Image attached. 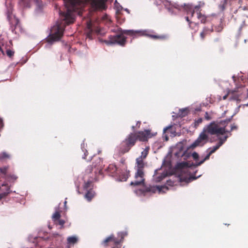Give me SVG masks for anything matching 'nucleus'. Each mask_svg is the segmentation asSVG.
<instances>
[{"instance_id": "obj_31", "label": "nucleus", "mask_w": 248, "mask_h": 248, "mask_svg": "<svg viewBox=\"0 0 248 248\" xmlns=\"http://www.w3.org/2000/svg\"><path fill=\"white\" fill-rule=\"evenodd\" d=\"M57 225H59L61 226V228H63V225L65 223V221L64 220L60 219L57 221Z\"/></svg>"}, {"instance_id": "obj_39", "label": "nucleus", "mask_w": 248, "mask_h": 248, "mask_svg": "<svg viewBox=\"0 0 248 248\" xmlns=\"http://www.w3.org/2000/svg\"><path fill=\"white\" fill-rule=\"evenodd\" d=\"M60 235L58 233H53L52 234L51 236L53 237H56L57 236H60Z\"/></svg>"}, {"instance_id": "obj_24", "label": "nucleus", "mask_w": 248, "mask_h": 248, "mask_svg": "<svg viewBox=\"0 0 248 248\" xmlns=\"http://www.w3.org/2000/svg\"><path fill=\"white\" fill-rule=\"evenodd\" d=\"M86 146V145L84 142L82 143L81 145V149L82 150V151L84 152V155L82 157V158L84 159H86V157L88 154V152L85 148Z\"/></svg>"}, {"instance_id": "obj_35", "label": "nucleus", "mask_w": 248, "mask_h": 248, "mask_svg": "<svg viewBox=\"0 0 248 248\" xmlns=\"http://www.w3.org/2000/svg\"><path fill=\"white\" fill-rule=\"evenodd\" d=\"M202 122V119L200 118L198 119L197 120H196L195 122V126H198L200 124H201Z\"/></svg>"}, {"instance_id": "obj_21", "label": "nucleus", "mask_w": 248, "mask_h": 248, "mask_svg": "<svg viewBox=\"0 0 248 248\" xmlns=\"http://www.w3.org/2000/svg\"><path fill=\"white\" fill-rule=\"evenodd\" d=\"M149 148L147 147L142 152H141V155L139 157H141L142 158V160H143L144 159L146 158L147 157L148 152H149Z\"/></svg>"}, {"instance_id": "obj_23", "label": "nucleus", "mask_w": 248, "mask_h": 248, "mask_svg": "<svg viewBox=\"0 0 248 248\" xmlns=\"http://www.w3.org/2000/svg\"><path fill=\"white\" fill-rule=\"evenodd\" d=\"M192 165L187 162H183L179 163L178 165L179 168H188L191 167Z\"/></svg>"}, {"instance_id": "obj_40", "label": "nucleus", "mask_w": 248, "mask_h": 248, "mask_svg": "<svg viewBox=\"0 0 248 248\" xmlns=\"http://www.w3.org/2000/svg\"><path fill=\"white\" fill-rule=\"evenodd\" d=\"M140 124H141V122L138 121L137 122L136 127H137V128H140Z\"/></svg>"}, {"instance_id": "obj_27", "label": "nucleus", "mask_w": 248, "mask_h": 248, "mask_svg": "<svg viewBox=\"0 0 248 248\" xmlns=\"http://www.w3.org/2000/svg\"><path fill=\"white\" fill-rule=\"evenodd\" d=\"M208 31V30L206 28H204L203 31L200 33V37L202 40H204L205 36L207 34Z\"/></svg>"}, {"instance_id": "obj_29", "label": "nucleus", "mask_w": 248, "mask_h": 248, "mask_svg": "<svg viewBox=\"0 0 248 248\" xmlns=\"http://www.w3.org/2000/svg\"><path fill=\"white\" fill-rule=\"evenodd\" d=\"M186 19L188 22L189 28L191 29H193L192 25H194L195 27L197 26V23L190 21L188 16L186 17Z\"/></svg>"}, {"instance_id": "obj_42", "label": "nucleus", "mask_w": 248, "mask_h": 248, "mask_svg": "<svg viewBox=\"0 0 248 248\" xmlns=\"http://www.w3.org/2000/svg\"><path fill=\"white\" fill-rule=\"evenodd\" d=\"M228 94H226L223 97V100H225L227 99V97H228Z\"/></svg>"}, {"instance_id": "obj_37", "label": "nucleus", "mask_w": 248, "mask_h": 248, "mask_svg": "<svg viewBox=\"0 0 248 248\" xmlns=\"http://www.w3.org/2000/svg\"><path fill=\"white\" fill-rule=\"evenodd\" d=\"M204 117L206 120H210L211 119V117L209 115L207 112H205Z\"/></svg>"}, {"instance_id": "obj_45", "label": "nucleus", "mask_w": 248, "mask_h": 248, "mask_svg": "<svg viewBox=\"0 0 248 248\" xmlns=\"http://www.w3.org/2000/svg\"><path fill=\"white\" fill-rule=\"evenodd\" d=\"M0 50L2 52V53L4 54V51H3V50L2 49V48H1V47L0 46Z\"/></svg>"}, {"instance_id": "obj_13", "label": "nucleus", "mask_w": 248, "mask_h": 248, "mask_svg": "<svg viewBox=\"0 0 248 248\" xmlns=\"http://www.w3.org/2000/svg\"><path fill=\"white\" fill-rule=\"evenodd\" d=\"M87 28L89 30V32L88 33V36H89L90 34L93 32L94 31L96 33H99L100 31V29L98 28H95L93 26V23L91 20L89 21L87 23Z\"/></svg>"}, {"instance_id": "obj_6", "label": "nucleus", "mask_w": 248, "mask_h": 248, "mask_svg": "<svg viewBox=\"0 0 248 248\" xmlns=\"http://www.w3.org/2000/svg\"><path fill=\"white\" fill-rule=\"evenodd\" d=\"M145 166V164L142 160L141 157H138L136 159V169L137 172L135 175V178L136 179L134 182H131L130 183L131 186H139L142 184H144V173L143 169Z\"/></svg>"}, {"instance_id": "obj_20", "label": "nucleus", "mask_w": 248, "mask_h": 248, "mask_svg": "<svg viewBox=\"0 0 248 248\" xmlns=\"http://www.w3.org/2000/svg\"><path fill=\"white\" fill-rule=\"evenodd\" d=\"M61 213L59 211H56L52 215V219L55 224H57V221L60 219Z\"/></svg>"}, {"instance_id": "obj_17", "label": "nucleus", "mask_w": 248, "mask_h": 248, "mask_svg": "<svg viewBox=\"0 0 248 248\" xmlns=\"http://www.w3.org/2000/svg\"><path fill=\"white\" fill-rule=\"evenodd\" d=\"M157 189H158V187L150 186L149 187H145L143 188V189H142L141 190V191L142 193H145L146 192H148L155 193V192L156 191V190Z\"/></svg>"}, {"instance_id": "obj_3", "label": "nucleus", "mask_w": 248, "mask_h": 248, "mask_svg": "<svg viewBox=\"0 0 248 248\" xmlns=\"http://www.w3.org/2000/svg\"><path fill=\"white\" fill-rule=\"evenodd\" d=\"M84 0H63L66 12L60 11V15L67 25L74 22L73 13L78 10V6Z\"/></svg>"}, {"instance_id": "obj_28", "label": "nucleus", "mask_w": 248, "mask_h": 248, "mask_svg": "<svg viewBox=\"0 0 248 248\" xmlns=\"http://www.w3.org/2000/svg\"><path fill=\"white\" fill-rule=\"evenodd\" d=\"M191 179L195 180V179H196V177H190V178H183L182 177L180 178V181H181V182L184 181V182H186L187 183L189 182L190 181Z\"/></svg>"}, {"instance_id": "obj_12", "label": "nucleus", "mask_w": 248, "mask_h": 248, "mask_svg": "<svg viewBox=\"0 0 248 248\" xmlns=\"http://www.w3.org/2000/svg\"><path fill=\"white\" fill-rule=\"evenodd\" d=\"M219 148V145L218 144L214 146L212 148H210L209 150H210V151L209 152L208 154L206 155V156L201 161L198 162H196V164L195 165H194V166L197 167L199 166H200L202 163H204V162L208 159H209L210 155L213 154L214 152H215L218 148Z\"/></svg>"}, {"instance_id": "obj_33", "label": "nucleus", "mask_w": 248, "mask_h": 248, "mask_svg": "<svg viewBox=\"0 0 248 248\" xmlns=\"http://www.w3.org/2000/svg\"><path fill=\"white\" fill-rule=\"evenodd\" d=\"M192 156L193 158L196 161L198 160L199 157L198 154L196 152L193 153L192 154Z\"/></svg>"}, {"instance_id": "obj_36", "label": "nucleus", "mask_w": 248, "mask_h": 248, "mask_svg": "<svg viewBox=\"0 0 248 248\" xmlns=\"http://www.w3.org/2000/svg\"><path fill=\"white\" fill-rule=\"evenodd\" d=\"M167 184L168 186H173L175 185L174 182L173 181H171V180H168L167 181Z\"/></svg>"}, {"instance_id": "obj_15", "label": "nucleus", "mask_w": 248, "mask_h": 248, "mask_svg": "<svg viewBox=\"0 0 248 248\" xmlns=\"http://www.w3.org/2000/svg\"><path fill=\"white\" fill-rule=\"evenodd\" d=\"M164 133H170V136H176V130L175 128L173 125H170L168 127L164 128Z\"/></svg>"}, {"instance_id": "obj_32", "label": "nucleus", "mask_w": 248, "mask_h": 248, "mask_svg": "<svg viewBox=\"0 0 248 248\" xmlns=\"http://www.w3.org/2000/svg\"><path fill=\"white\" fill-rule=\"evenodd\" d=\"M166 176L165 174H162L159 176H157L156 177V181L158 182L161 181L162 179H163Z\"/></svg>"}, {"instance_id": "obj_44", "label": "nucleus", "mask_w": 248, "mask_h": 248, "mask_svg": "<svg viewBox=\"0 0 248 248\" xmlns=\"http://www.w3.org/2000/svg\"><path fill=\"white\" fill-rule=\"evenodd\" d=\"M194 13H195V11L194 10L191 12V16H193Z\"/></svg>"}, {"instance_id": "obj_1", "label": "nucleus", "mask_w": 248, "mask_h": 248, "mask_svg": "<svg viewBox=\"0 0 248 248\" xmlns=\"http://www.w3.org/2000/svg\"><path fill=\"white\" fill-rule=\"evenodd\" d=\"M102 169L103 161L100 157H97L92 165L88 166L85 170L83 177L85 180L83 185L84 190L93 189V183L103 177Z\"/></svg>"}, {"instance_id": "obj_18", "label": "nucleus", "mask_w": 248, "mask_h": 248, "mask_svg": "<svg viewBox=\"0 0 248 248\" xmlns=\"http://www.w3.org/2000/svg\"><path fill=\"white\" fill-rule=\"evenodd\" d=\"M149 37L154 39L166 40L168 38V36L166 34L163 35H148Z\"/></svg>"}, {"instance_id": "obj_8", "label": "nucleus", "mask_w": 248, "mask_h": 248, "mask_svg": "<svg viewBox=\"0 0 248 248\" xmlns=\"http://www.w3.org/2000/svg\"><path fill=\"white\" fill-rule=\"evenodd\" d=\"M120 235L121 238L119 240L115 238L113 235H111L102 242V245L104 247L110 245L112 248H121V243L123 241L124 235L123 233H121Z\"/></svg>"}, {"instance_id": "obj_14", "label": "nucleus", "mask_w": 248, "mask_h": 248, "mask_svg": "<svg viewBox=\"0 0 248 248\" xmlns=\"http://www.w3.org/2000/svg\"><path fill=\"white\" fill-rule=\"evenodd\" d=\"M117 170V168L115 164H109L106 169V171L107 173L112 176H114L116 175Z\"/></svg>"}, {"instance_id": "obj_38", "label": "nucleus", "mask_w": 248, "mask_h": 248, "mask_svg": "<svg viewBox=\"0 0 248 248\" xmlns=\"http://www.w3.org/2000/svg\"><path fill=\"white\" fill-rule=\"evenodd\" d=\"M237 128V126L235 125L234 124H233L231 126V129L230 131H227V132H230L231 131H232L234 129H236Z\"/></svg>"}, {"instance_id": "obj_11", "label": "nucleus", "mask_w": 248, "mask_h": 248, "mask_svg": "<svg viewBox=\"0 0 248 248\" xmlns=\"http://www.w3.org/2000/svg\"><path fill=\"white\" fill-rule=\"evenodd\" d=\"M105 0H93L92 2V5L96 10H105L107 8Z\"/></svg>"}, {"instance_id": "obj_10", "label": "nucleus", "mask_w": 248, "mask_h": 248, "mask_svg": "<svg viewBox=\"0 0 248 248\" xmlns=\"http://www.w3.org/2000/svg\"><path fill=\"white\" fill-rule=\"evenodd\" d=\"M208 137L206 133L203 131L197 139L192 144L191 147L192 148H195L198 146H202L207 141Z\"/></svg>"}, {"instance_id": "obj_7", "label": "nucleus", "mask_w": 248, "mask_h": 248, "mask_svg": "<svg viewBox=\"0 0 248 248\" xmlns=\"http://www.w3.org/2000/svg\"><path fill=\"white\" fill-rule=\"evenodd\" d=\"M64 29L61 25H56L51 29V33L48 37V42L59 41L63 35Z\"/></svg>"}, {"instance_id": "obj_16", "label": "nucleus", "mask_w": 248, "mask_h": 248, "mask_svg": "<svg viewBox=\"0 0 248 248\" xmlns=\"http://www.w3.org/2000/svg\"><path fill=\"white\" fill-rule=\"evenodd\" d=\"M87 193L85 195V198L90 202L95 196V192L93 189L86 190Z\"/></svg>"}, {"instance_id": "obj_4", "label": "nucleus", "mask_w": 248, "mask_h": 248, "mask_svg": "<svg viewBox=\"0 0 248 248\" xmlns=\"http://www.w3.org/2000/svg\"><path fill=\"white\" fill-rule=\"evenodd\" d=\"M122 33L132 36H140L143 35L142 31L134 30H124L122 31ZM108 39V40H104L100 39V41L105 43L108 45L117 44L121 46H124L126 42V37H125L123 34L109 35Z\"/></svg>"}, {"instance_id": "obj_41", "label": "nucleus", "mask_w": 248, "mask_h": 248, "mask_svg": "<svg viewBox=\"0 0 248 248\" xmlns=\"http://www.w3.org/2000/svg\"><path fill=\"white\" fill-rule=\"evenodd\" d=\"M192 27H193V30H195V31H197V30H198V24H197V26L195 27L194 26V25H192Z\"/></svg>"}, {"instance_id": "obj_19", "label": "nucleus", "mask_w": 248, "mask_h": 248, "mask_svg": "<svg viewBox=\"0 0 248 248\" xmlns=\"http://www.w3.org/2000/svg\"><path fill=\"white\" fill-rule=\"evenodd\" d=\"M67 243L69 245H74L77 243L78 241V238L76 236H72L68 237L67 239Z\"/></svg>"}, {"instance_id": "obj_34", "label": "nucleus", "mask_w": 248, "mask_h": 248, "mask_svg": "<svg viewBox=\"0 0 248 248\" xmlns=\"http://www.w3.org/2000/svg\"><path fill=\"white\" fill-rule=\"evenodd\" d=\"M6 54L9 57H12L14 55V52L8 49L6 51Z\"/></svg>"}, {"instance_id": "obj_5", "label": "nucleus", "mask_w": 248, "mask_h": 248, "mask_svg": "<svg viewBox=\"0 0 248 248\" xmlns=\"http://www.w3.org/2000/svg\"><path fill=\"white\" fill-rule=\"evenodd\" d=\"M230 122V119H227L220 123L213 122L204 128L203 131L205 133L211 135H215L217 136L223 135L226 133L227 130H226L225 126L220 127V124H227Z\"/></svg>"}, {"instance_id": "obj_2", "label": "nucleus", "mask_w": 248, "mask_h": 248, "mask_svg": "<svg viewBox=\"0 0 248 248\" xmlns=\"http://www.w3.org/2000/svg\"><path fill=\"white\" fill-rule=\"evenodd\" d=\"M153 136L150 129L130 133L121 143L120 152L122 154L127 153L135 146L138 140L142 142L147 141Z\"/></svg>"}, {"instance_id": "obj_43", "label": "nucleus", "mask_w": 248, "mask_h": 248, "mask_svg": "<svg viewBox=\"0 0 248 248\" xmlns=\"http://www.w3.org/2000/svg\"><path fill=\"white\" fill-rule=\"evenodd\" d=\"M135 128H136V126H132V129L134 131L135 130Z\"/></svg>"}, {"instance_id": "obj_9", "label": "nucleus", "mask_w": 248, "mask_h": 248, "mask_svg": "<svg viewBox=\"0 0 248 248\" xmlns=\"http://www.w3.org/2000/svg\"><path fill=\"white\" fill-rule=\"evenodd\" d=\"M165 8L168 10L169 12L172 14H176V11H180L182 8H184L187 12L191 9V6L189 5L184 4V5L174 3H172L168 1H165L163 2Z\"/></svg>"}, {"instance_id": "obj_46", "label": "nucleus", "mask_w": 248, "mask_h": 248, "mask_svg": "<svg viewBox=\"0 0 248 248\" xmlns=\"http://www.w3.org/2000/svg\"><path fill=\"white\" fill-rule=\"evenodd\" d=\"M48 228H49L50 229H52V227H51L50 225H49V226H48Z\"/></svg>"}, {"instance_id": "obj_26", "label": "nucleus", "mask_w": 248, "mask_h": 248, "mask_svg": "<svg viewBox=\"0 0 248 248\" xmlns=\"http://www.w3.org/2000/svg\"><path fill=\"white\" fill-rule=\"evenodd\" d=\"M227 0H223L221 3L219 5V9L221 11L224 10L225 9L226 5L227 4Z\"/></svg>"}, {"instance_id": "obj_30", "label": "nucleus", "mask_w": 248, "mask_h": 248, "mask_svg": "<svg viewBox=\"0 0 248 248\" xmlns=\"http://www.w3.org/2000/svg\"><path fill=\"white\" fill-rule=\"evenodd\" d=\"M228 138V136H225L224 137L223 139L220 138L219 139V143L218 144V145H219V147L224 143V142L227 140Z\"/></svg>"}, {"instance_id": "obj_22", "label": "nucleus", "mask_w": 248, "mask_h": 248, "mask_svg": "<svg viewBox=\"0 0 248 248\" xmlns=\"http://www.w3.org/2000/svg\"><path fill=\"white\" fill-rule=\"evenodd\" d=\"M197 17L201 20L202 23H204L206 21V16L202 15L200 12L197 13Z\"/></svg>"}, {"instance_id": "obj_25", "label": "nucleus", "mask_w": 248, "mask_h": 248, "mask_svg": "<svg viewBox=\"0 0 248 248\" xmlns=\"http://www.w3.org/2000/svg\"><path fill=\"white\" fill-rule=\"evenodd\" d=\"M178 114L181 117H185L187 114V110L186 109H180Z\"/></svg>"}]
</instances>
